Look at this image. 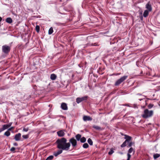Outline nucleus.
I'll list each match as a JSON object with an SVG mask.
<instances>
[{"mask_svg": "<svg viewBox=\"0 0 160 160\" xmlns=\"http://www.w3.org/2000/svg\"><path fill=\"white\" fill-rule=\"evenodd\" d=\"M67 140L65 138L58 139L56 141L57 148L62 150L68 151L70 148L71 145L69 142H67Z\"/></svg>", "mask_w": 160, "mask_h": 160, "instance_id": "obj_1", "label": "nucleus"}, {"mask_svg": "<svg viewBox=\"0 0 160 160\" xmlns=\"http://www.w3.org/2000/svg\"><path fill=\"white\" fill-rule=\"evenodd\" d=\"M153 114V111H149L148 109H146L144 110L143 114L142 115V116L144 118H147L151 117Z\"/></svg>", "mask_w": 160, "mask_h": 160, "instance_id": "obj_2", "label": "nucleus"}, {"mask_svg": "<svg viewBox=\"0 0 160 160\" xmlns=\"http://www.w3.org/2000/svg\"><path fill=\"white\" fill-rule=\"evenodd\" d=\"M2 52L5 53H8L10 50V47L7 45H4L2 46Z\"/></svg>", "mask_w": 160, "mask_h": 160, "instance_id": "obj_3", "label": "nucleus"}, {"mask_svg": "<svg viewBox=\"0 0 160 160\" xmlns=\"http://www.w3.org/2000/svg\"><path fill=\"white\" fill-rule=\"evenodd\" d=\"M128 76H124L122 77L119 79L116 82L115 85L116 86H118L122 82L124 81L127 79Z\"/></svg>", "mask_w": 160, "mask_h": 160, "instance_id": "obj_4", "label": "nucleus"}, {"mask_svg": "<svg viewBox=\"0 0 160 160\" xmlns=\"http://www.w3.org/2000/svg\"><path fill=\"white\" fill-rule=\"evenodd\" d=\"M128 76H124L122 77L119 79L116 82L115 85L116 86H118L122 82L124 81L127 79Z\"/></svg>", "mask_w": 160, "mask_h": 160, "instance_id": "obj_5", "label": "nucleus"}, {"mask_svg": "<svg viewBox=\"0 0 160 160\" xmlns=\"http://www.w3.org/2000/svg\"><path fill=\"white\" fill-rule=\"evenodd\" d=\"M69 143H71L73 147H75L77 145L76 140L73 138H71L69 140Z\"/></svg>", "mask_w": 160, "mask_h": 160, "instance_id": "obj_6", "label": "nucleus"}, {"mask_svg": "<svg viewBox=\"0 0 160 160\" xmlns=\"http://www.w3.org/2000/svg\"><path fill=\"white\" fill-rule=\"evenodd\" d=\"M87 96H85L82 98H77L76 99V102L78 103H79L81 102L86 100L87 98Z\"/></svg>", "mask_w": 160, "mask_h": 160, "instance_id": "obj_7", "label": "nucleus"}, {"mask_svg": "<svg viewBox=\"0 0 160 160\" xmlns=\"http://www.w3.org/2000/svg\"><path fill=\"white\" fill-rule=\"evenodd\" d=\"M132 152H133V154H134L135 151L132 148H131L128 151V153L127 154L128 158L127 160H130V159L131 157V155L130 154Z\"/></svg>", "mask_w": 160, "mask_h": 160, "instance_id": "obj_8", "label": "nucleus"}, {"mask_svg": "<svg viewBox=\"0 0 160 160\" xmlns=\"http://www.w3.org/2000/svg\"><path fill=\"white\" fill-rule=\"evenodd\" d=\"M21 134L20 133H18L15 135L14 139L16 141H18L20 140L21 137Z\"/></svg>", "mask_w": 160, "mask_h": 160, "instance_id": "obj_9", "label": "nucleus"}, {"mask_svg": "<svg viewBox=\"0 0 160 160\" xmlns=\"http://www.w3.org/2000/svg\"><path fill=\"white\" fill-rule=\"evenodd\" d=\"M61 108L63 110H68V108L67 104L65 103H62L61 105Z\"/></svg>", "mask_w": 160, "mask_h": 160, "instance_id": "obj_10", "label": "nucleus"}, {"mask_svg": "<svg viewBox=\"0 0 160 160\" xmlns=\"http://www.w3.org/2000/svg\"><path fill=\"white\" fill-rule=\"evenodd\" d=\"M62 152V150L61 149L58 150L57 151L54 152L53 153L55 157H57L58 155L61 154Z\"/></svg>", "mask_w": 160, "mask_h": 160, "instance_id": "obj_11", "label": "nucleus"}, {"mask_svg": "<svg viewBox=\"0 0 160 160\" xmlns=\"http://www.w3.org/2000/svg\"><path fill=\"white\" fill-rule=\"evenodd\" d=\"M58 135L59 137H62L64 136V132L63 130H60L57 132Z\"/></svg>", "mask_w": 160, "mask_h": 160, "instance_id": "obj_12", "label": "nucleus"}, {"mask_svg": "<svg viewBox=\"0 0 160 160\" xmlns=\"http://www.w3.org/2000/svg\"><path fill=\"white\" fill-rule=\"evenodd\" d=\"M83 120L84 121H91L92 118L89 116H85L83 117Z\"/></svg>", "mask_w": 160, "mask_h": 160, "instance_id": "obj_13", "label": "nucleus"}, {"mask_svg": "<svg viewBox=\"0 0 160 160\" xmlns=\"http://www.w3.org/2000/svg\"><path fill=\"white\" fill-rule=\"evenodd\" d=\"M146 8L150 12L152 10V8L151 5L150 4L149 2H148L146 5Z\"/></svg>", "mask_w": 160, "mask_h": 160, "instance_id": "obj_14", "label": "nucleus"}, {"mask_svg": "<svg viewBox=\"0 0 160 160\" xmlns=\"http://www.w3.org/2000/svg\"><path fill=\"white\" fill-rule=\"evenodd\" d=\"M125 139L126 140L125 141H127L128 142H129V141L131 140L132 139L131 137L128 136L127 135H125Z\"/></svg>", "mask_w": 160, "mask_h": 160, "instance_id": "obj_15", "label": "nucleus"}, {"mask_svg": "<svg viewBox=\"0 0 160 160\" xmlns=\"http://www.w3.org/2000/svg\"><path fill=\"white\" fill-rule=\"evenodd\" d=\"M56 75L54 74H52L51 75L50 78L52 80H55L56 79Z\"/></svg>", "mask_w": 160, "mask_h": 160, "instance_id": "obj_16", "label": "nucleus"}, {"mask_svg": "<svg viewBox=\"0 0 160 160\" xmlns=\"http://www.w3.org/2000/svg\"><path fill=\"white\" fill-rule=\"evenodd\" d=\"M149 11L148 10H145L144 12L143 16L144 17H146L148 15Z\"/></svg>", "mask_w": 160, "mask_h": 160, "instance_id": "obj_17", "label": "nucleus"}, {"mask_svg": "<svg viewBox=\"0 0 160 160\" xmlns=\"http://www.w3.org/2000/svg\"><path fill=\"white\" fill-rule=\"evenodd\" d=\"M6 22L9 23H11L12 22V19L10 18H7L6 20Z\"/></svg>", "mask_w": 160, "mask_h": 160, "instance_id": "obj_18", "label": "nucleus"}, {"mask_svg": "<svg viewBox=\"0 0 160 160\" xmlns=\"http://www.w3.org/2000/svg\"><path fill=\"white\" fill-rule=\"evenodd\" d=\"M77 140L78 141H79L80 140L81 138V135L80 134H78L75 136Z\"/></svg>", "mask_w": 160, "mask_h": 160, "instance_id": "obj_19", "label": "nucleus"}, {"mask_svg": "<svg viewBox=\"0 0 160 160\" xmlns=\"http://www.w3.org/2000/svg\"><path fill=\"white\" fill-rule=\"evenodd\" d=\"M93 128L96 129V130H101L102 129H101V128L100 127L96 126V125H93Z\"/></svg>", "mask_w": 160, "mask_h": 160, "instance_id": "obj_20", "label": "nucleus"}, {"mask_svg": "<svg viewBox=\"0 0 160 160\" xmlns=\"http://www.w3.org/2000/svg\"><path fill=\"white\" fill-rule=\"evenodd\" d=\"M160 156V155L159 154L156 153L154 154L153 155V158L155 159H156L157 158H159Z\"/></svg>", "mask_w": 160, "mask_h": 160, "instance_id": "obj_21", "label": "nucleus"}, {"mask_svg": "<svg viewBox=\"0 0 160 160\" xmlns=\"http://www.w3.org/2000/svg\"><path fill=\"white\" fill-rule=\"evenodd\" d=\"M80 141L81 142L84 143L86 142V139L84 137H82V138H81Z\"/></svg>", "mask_w": 160, "mask_h": 160, "instance_id": "obj_22", "label": "nucleus"}, {"mask_svg": "<svg viewBox=\"0 0 160 160\" xmlns=\"http://www.w3.org/2000/svg\"><path fill=\"white\" fill-rule=\"evenodd\" d=\"M88 143L90 144V145H92L93 144V142L91 140V139L90 138H89L88 140Z\"/></svg>", "mask_w": 160, "mask_h": 160, "instance_id": "obj_23", "label": "nucleus"}, {"mask_svg": "<svg viewBox=\"0 0 160 160\" xmlns=\"http://www.w3.org/2000/svg\"><path fill=\"white\" fill-rule=\"evenodd\" d=\"M128 142L125 141L121 145V147L122 148H123L124 147H125L127 145V143H128Z\"/></svg>", "mask_w": 160, "mask_h": 160, "instance_id": "obj_24", "label": "nucleus"}, {"mask_svg": "<svg viewBox=\"0 0 160 160\" xmlns=\"http://www.w3.org/2000/svg\"><path fill=\"white\" fill-rule=\"evenodd\" d=\"M53 32V28L52 27L50 28L48 31V34H51Z\"/></svg>", "mask_w": 160, "mask_h": 160, "instance_id": "obj_25", "label": "nucleus"}, {"mask_svg": "<svg viewBox=\"0 0 160 160\" xmlns=\"http://www.w3.org/2000/svg\"><path fill=\"white\" fill-rule=\"evenodd\" d=\"M89 147V145L87 143H85L83 145V147L85 148H87Z\"/></svg>", "mask_w": 160, "mask_h": 160, "instance_id": "obj_26", "label": "nucleus"}, {"mask_svg": "<svg viewBox=\"0 0 160 160\" xmlns=\"http://www.w3.org/2000/svg\"><path fill=\"white\" fill-rule=\"evenodd\" d=\"M9 128L7 124H5L3 126L2 128L3 130H5Z\"/></svg>", "mask_w": 160, "mask_h": 160, "instance_id": "obj_27", "label": "nucleus"}, {"mask_svg": "<svg viewBox=\"0 0 160 160\" xmlns=\"http://www.w3.org/2000/svg\"><path fill=\"white\" fill-rule=\"evenodd\" d=\"M10 134V132L8 131L6 132L4 134V135L7 136H9Z\"/></svg>", "mask_w": 160, "mask_h": 160, "instance_id": "obj_28", "label": "nucleus"}, {"mask_svg": "<svg viewBox=\"0 0 160 160\" xmlns=\"http://www.w3.org/2000/svg\"><path fill=\"white\" fill-rule=\"evenodd\" d=\"M128 143V147H131L134 144L132 142L129 141V142Z\"/></svg>", "mask_w": 160, "mask_h": 160, "instance_id": "obj_29", "label": "nucleus"}, {"mask_svg": "<svg viewBox=\"0 0 160 160\" xmlns=\"http://www.w3.org/2000/svg\"><path fill=\"white\" fill-rule=\"evenodd\" d=\"M53 158V156L51 155L48 157L46 160H52Z\"/></svg>", "mask_w": 160, "mask_h": 160, "instance_id": "obj_30", "label": "nucleus"}, {"mask_svg": "<svg viewBox=\"0 0 160 160\" xmlns=\"http://www.w3.org/2000/svg\"><path fill=\"white\" fill-rule=\"evenodd\" d=\"M40 27L38 25H37L36 27V30L37 32H39V31Z\"/></svg>", "mask_w": 160, "mask_h": 160, "instance_id": "obj_31", "label": "nucleus"}, {"mask_svg": "<svg viewBox=\"0 0 160 160\" xmlns=\"http://www.w3.org/2000/svg\"><path fill=\"white\" fill-rule=\"evenodd\" d=\"M22 137L24 139H27L29 138L28 135H23Z\"/></svg>", "mask_w": 160, "mask_h": 160, "instance_id": "obj_32", "label": "nucleus"}, {"mask_svg": "<svg viewBox=\"0 0 160 160\" xmlns=\"http://www.w3.org/2000/svg\"><path fill=\"white\" fill-rule=\"evenodd\" d=\"M114 151L113 150L111 149L110 150V151L108 152V154L109 155H111L114 152Z\"/></svg>", "mask_w": 160, "mask_h": 160, "instance_id": "obj_33", "label": "nucleus"}, {"mask_svg": "<svg viewBox=\"0 0 160 160\" xmlns=\"http://www.w3.org/2000/svg\"><path fill=\"white\" fill-rule=\"evenodd\" d=\"M28 128H23V131H24V132H27L28 130Z\"/></svg>", "mask_w": 160, "mask_h": 160, "instance_id": "obj_34", "label": "nucleus"}, {"mask_svg": "<svg viewBox=\"0 0 160 160\" xmlns=\"http://www.w3.org/2000/svg\"><path fill=\"white\" fill-rule=\"evenodd\" d=\"M153 105L152 104H150L148 105V107L149 108H151L153 107Z\"/></svg>", "mask_w": 160, "mask_h": 160, "instance_id": "obj_35", "label": "nucleus"}, {"mask_svg": "<svg viewBox=\"0 0 160 160\" xmlns=\"http://www.w3.org/2000/svg\"><path fill=\"white\" fill-rule=\"evenodd\" d=\"M15 149V148L14 147H12L10 149V151L12 152H14Z\"/></svg>", "mask_w": 160, "mask_h": 160, "instance_id": "obj_36", "label": "nucleus"}, {"mask_svg": "<svg viewBox=\"0 0 160 160\" xmlns=\"http://www.w3.org/2000/svg\"><path fill=\"white\" fill-rule=\"evenodd\" d=\"M13 128V127H12L11 128H9L8 129V131H11L12 129Z\"/></svg>", "mask_w": 160, "mask_h": 160, "instance_id": "obj_37", "label": "nucleus"}, {"mask_svg": "<svg viewBox=\"0 0 160 160\" xmlns=\"http://www.w3.org/2000/svg\"><path fill=\"white\" fill-rule=\"evenodd\" d=\"M3 130H3V129L2 128H0V132H1Z\"/></svg>", "mask_w": 160, "mask_h": 160, "instance_id": "obj_38", "label": "nucleus"}, {"mask_svg": "<svg viewBox=\"0 0 160 160\" xmlns=\"http://www.w3.org/2000/svg\"><path fill=\"white\" fill-rule=\"evenodd\" d=\"M13 145H14V146H17L18 145V144L16 142H15V143H13Z\"/></svg>", "mask_w": 160, "mask_h": 160, "instance_id": "obj_39", "label": "nucleus"}, {"mask_svg": "<svg viewBox=\"0 0 160 160\" xmlns=\"http://www.w3.org/2000/svg\"><path fill=\"white\" fill-rule=\"evenodd\" d=\"M8 126V127H10L12 125V123H9V124H7Z\"/></svg>", "mask_w": 160, "mask_h": 160, "instance_id": "obj_40", "label": "nucleus"}, {"mask_svg": "<svg viewBox=\"0 0 160 160\" xmlns=\"http://www.w3.org/2000/svg\"><path fill=\"white\" fill-rule=\"evenodd\" d=\"M139 100L140 101H141V100H142V99H139Z\"/></svg>", "mask_w": 160, "mask_h": 160, "instance_id": "obj_41", "label": "nucleus"}, {"mask_svg": "<svg viewBox=\"0 0 160 160\" xmlns=\"http://www.w3.org/2000/svg\"><path fill=\"white\" fill-rule=\"evenodd\" d=\"M121 153V154H122V152H121V153Z\"/></svg>", "mask_w": 160, "mask_h": 160, "instance_id": "obj_42", "label": "nucleus"}, {"mask_svg": "<svg viewBox=\"0 0 160 160\" xmlns=\"http://www.w3.org/2000/svg\"><path fill=\"white\" fill-rule=\"evenodd\" d=\"M94 45V46H96L97 45Z\"/></svg>", "mask_w": 160, "mask_h": 160, "instance_id": "obj_43", "label": "nucleus"}]
</instances>
